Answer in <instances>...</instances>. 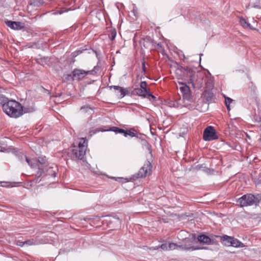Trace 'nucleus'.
Masks as SVG:
<instances>
[{"label":"nucleus","mask_w":261,"mask_h":261,"mask_svg":"<svg viewBox=\"0 0 261 261\" xmlns=\"http://www.w3.org/2000/svg\"><path fill=\"white\" fill-rule=\"evenodd\" d=\"M8 27L14 30H20L25 28V23L20 21L7 20L5 21Z\"/></svg>","instance_id":"4468645a"},{"label":"nucleus","mask_w":261,"mask_h":261,"mask_svg":"<svg viewBox=\"0 0 261 261\" xmlns=\"http://www.w3.org/2000/svg\"><path fill=\"white\" fill-rule=\"evenodd\" d=\"M205 172L209 175L214 174L216 171L213 169L206 168L205 169Z\"/></svg>","instance_id":"7c9ffc66"},{"label":"nucleus","mask_w":261,"mask_h":261,"mask_svg":"<svg viewBox=\"0 0 261 261\" xmlns=\"http://www.w3.org/2000/svg\"><path fill=\"white\" fill-rule=\"evenodd\" d=\"M61 94H60L58 96L60 97L61 96Z\"/></svg>","instance_id":"3c124183"},{"label":"nucleus","mask_w":261,"mask_h":261,"mask_svg":"<svg viewBox=\"0 0 261 261\" xmlns=\"http://www.w3.org/2000/svg\"><path fill=\"white\" fill-rule=\"evenodd\" d=\"M116 36V31L115 29L111 30L110 33L109 35V37L111 40H113Z\"/></svg>","instance_id":"cd10ccee"},{"label":"nucleus","mask_w":261,"mask_h":261,"mask_svg":"<svg viewBox=\"0 0 261 261\" xmlns=\"http://www.w3.org/2000/svg\"><path fill=\"white\" fill-rule=\"evenodd\" d=\"M203 94L207 101L211 100L214 96L213 93L209 90H205Z\"/></svg>","instance_id":"b1692460"},{"label":"nucleus","mask_w":261,"mask_h":261,"mask_svg":"<svg viewBox=\"0 0 261 261\" xmlns=\"http://www.w3.org/2000/svg\"><path fill=\"white\" fill-rule=\"evenodd\" d=\"M168 245H176L175 243H169Z\"/></svg>","instance_id":"49530a36"},{"label":"nucleus","mask_w":261,"mask_h":261,"mask_svg":"<svg viewBox=\"0 0 261 261\" xmlns=\"http://www.w3.org/2000/svg\"><path fill=\"white\" fill-rule=\"evenodd\" d=\"M90 109V107L89 106H83L81 108V111L84 112H86L87 111Z\"/></svg>","instance_id":"58836bf2"},{"label":"nucleus","mask_w":261,"mask_h":261,"mask_svg":"<svg viewBox=\"0 0 261 261\" xmlns=\"http://www.w3.org/2000/svg\"><path fill=\"white\" fill-rule=\"evenodd\" d=\"M35 5H38L43 3V0H34Z\"/></svg>","instance_id":"a19ab883"},{"label":"nucleus","mask_w":261,"mask_h":261,"mask_svg":"<svg viewBox=\"0 0 261 261\" xmlns=\"http://www.w3.org/2000/svg\"><path fill=\"white\" fill-rule=\"evenodd\" d=\"M40 176H38L37 175V174H36V177L33 180V181L35 183H38L41 180L39 179V177Z\"/></svg>","instance_id":"ea45409f"},{"label":"nucleus","mask_w":261,"mask_h":261,"mask_svg":"<svg viewBox=\"0 0 261 261\" xmlns=\"http://www.w3.org/2000/svg\"><path fill=\"white\" fill-rule=\"evenodd\" d=\"M119 91L120 93V95H121V97H123L126 95H128V90L127 89H124V88H123V92H122L121 90H119Z\"/></svg>","instance_id":"72a5a7b5"},{"label":"nucleus","mask_w":261,"mask_h":261,"mask_svg":"<svg viewBox=\"0 0 261 261\" xmlns=\"http://www.w3.org/2000/svg\"><path fill=\"white\" fill-rule=\"evenodd\" d=\"M237 203L240 207L255 205L254 201V195L252 194H247L244 195L237 200Z\"/></svg>","instance_id":"6e6552de"},{"label":"nucleus","mask_w":261,"mask_h":261,"mask_svg":"<svg viewBox=\"0 0 261 261\" xmlns=\"http://www.w3.org/2000/svg\"><path fill=\"white\" fill-rule=\"evenodd\" d=\"M123 135L125 137H126L127 136H129L131 137H136L137 138L141 139L140 136H142V134L141 133H138L137 131L134 128H132L128 130H124Z\"/></svg>","instance_id":"dca6fc26"},{"label":"nucleus","mask_w":261,"mask_h":261,"mask_svg":"<svg viewBox=\"0 0 261 261\" xmlns=\"http://www.w3.org/2000/svg\"><path fill=\"white\" fill-rule=\"evenodd\" d=\"M103 219L102 223L103 225H106L110 228H115L120 224V220L119 218L110 216H102Z\"/></svg>","instance_id":"1a4fd4ad"},{"label":"nucleus","mask_w":261,"mask_h":261,"mask_svg":"<svg viewBox=\"0 0 261 261\" xmlns=\"http://www.w3.org/2000/svg\"><path fill=\"white\" fill-rule=\"evenodd\" d=\"M20 243H22V245H34V243L31 240L25 241L20 242Z\"/></svg>","instance_id":"c9c22d12"},{"label":"nucleus","mask_w":261,"mask_h":261,"mask_svg":"<svg viewBox=\"0 0 261 261\" xmlns=\"http://www.w3.org/2000/svg\"><path fill=\"white\" fill-rule=\"evenodd\" d=\"M180 91L182 93L184 106L189 110L196 109L200 110L198 105L195 101L191 93L190 87L187 85L188 83L184 82H178Z\"/></svg>","instance_id":"f03ea898"},{"label":"nucleus","mask_w":261,"mask_h":261,"mask_svg":"<svg viewBox=\"0 0 261 261\" xmlns=\"http://www.w3.org/2000/svg\"><path fill=\"white\" fill-rule=\"evenodd\" d=\"M194 70L195 71H194L191 78L192 79L190 80L188 84H192L194 88L200 89L203 86L205 74L202 71L198 70L197 68L194 69Z\"/></svg>","instance_id":"423d86ee"},{"label":"nucleus","mask_w":261,"mask_h":261,"mask_svg":"<svg viewBox=\"0 0 261 261\" xmlns=\"http://www.w3.org/2000/svg\"><path fill=\"white\" fill-rule=\"evenodd\" d=\"M141 143L146 146V148L149 151V152L151 153V146L150 144L148 143L147 140L145 139H141Z\"/></svg>","instance_id":"bb28decb"},{"label":"nucleus","mask_w":261,"mask_h":261,"mask_svg":"<svg viewBox=\"0 0 261 261\" xmlns=\"http://www.w3.org/2000/svg\"><path fill=\"white\" fill-rule=\"evenodd\" d=\"M210 238L211 239L210 243L212 245H217L219 242L225 243H229L230 245H244L238 239L227 235L223 236H216L213 234H210Z\"/></svg>","instance_id":"20e7f679"},{"label":"nucleus","mask_w":261,"mask_h":261,"mask_svg":"<svg viewBox=\"0 0 261 261\" xmlns=\"http://www.w3.org/2000/svg\"><path fill=\"white\" fill-rule=\"evenodd\" d=\"M144 41L146 42L147 43H151L153 44L154 43L153 40H152L150 37H147L144 39Z\"/></svg>","instance_id":"f704fd0d"},{"label":"nucleus","mask_w":261,"mask_h":261,"mask_svg":"<svg viewBox=\"0 0 261 261\" xmlns=\"http://www.w3.org/2000/svg\"><path fill=\"white\" fill-rule=\"evenodd\" d=\"M218 137L214 127L208 126L206 127L203 134V139L205 141H210L218 139Z\"/></svg>","instance_id":"9b49d317"},{"label":"nucleus","mask_w":261,"mask_h":261,"mask_svg":"<svg viewBox=\"0 0 261 261\" xmlns=\"http://www.w3.org/2000/svg\"><path fill=\"white\" fill-rule=\"evenodd\" d=\"M226 107H227V109L228 111H230V105L226 104Z\"/></svg>","instance_id":"c03bdc74"},{"label":"nucleus","mask_w":261,"mask_h":261,"mask_svg":"<svg viewBox=\"0 0 261 261\" xmlns=\"http://www.w3.org/2000/svg\"><path fill=\"white\" fill-rule=\"evenodd\" d=\"M196 239L197 242H198L199 243L210 244L211 242L210 235L207 236L204 234L198 235Z\"/></svg>","instance_id":"f3484780"},{"label":"nucleus","mask_w":261,"mask_h":261,"mask_svg":"<svg viewBox=\"0 0 261 261\" xmlns=\"http://www.w3.org/2000/svg\"><path fill=\"white\" fill-rule=\"evenodd\" d=\"M147 93L145 94V92L140 88H134L131 92V94L133 95H136L141 97L142 98H146L147 97Z\"/></svg>","instance_id":"a211bd4d"},{"label":"nucleus","mask_w":261,"mask_h":261,"mask_svg":"<svg viewBox=\"0 0 261 261\" xmlns=\"http://www.w3.org/2000/svg\"><path fill=\"white\" fill-rule=\"evenodd\" d=\"M254 197L255 205H257L261 201V193L254 195Z\"/></svg>","instance_id":"c85d7f7f"},{"label":"nucleus","mask_w":261,"mask_h":261,"mask_svg":"<svg viewBox=\"0 0 261 261\" xmlns=\"http://www.w3.org/2000/svg\"><path fill=\"white\" fill-rule=\"evenodd\" d=\"M147 97H146V98L148 99L151 102H152L153 100H155V99H156L155 96L154 95H152V94L151 93V92L150 91L147 94Z\"/></svg>","instance_id":"c756f323"},{"label":"nucleus","mask_w":261,"mask_h":261,"mask_svg":"<svg viewBox=\"0 0 261 261\" xmlns=\"http://www.w3.org/2000/svg\"><path fill=\"white\" fill-rule=\"evenodd\" d=\"M8 100V98L2 93V89L0 88V104L2 107L3 106V103H5Z\"/></svg>","instance_id":"a878e982"},{"label":"nucleus","mask_w":261,"mask_h":261,"mask_svg":"<svg viewBox=\"0 0 261 261\" xmlns=\"http://www.w3.org/2000/svg\"><path fill=\"white\" fill-rule=\"evenodd\" d=\"M252 7L259 9H261V6L259 5H253V6H252Z\"/></svg>","instance_id":"37998d69"},{"label":"nucleus","mask_w":261,"mask_h":261,"mask_svg":"<svg viewBox=\"0 0 261 261\" xmlns=\"http://www.w3.org/2000/svg\"><path fill=\"white\" fill-rule=\"evenodd\" d=\"M255 183L257 185L261 184V175L259 176V177L257 179H256Z\"/></svg>","instance_id":"79ce46f5"},{"label":"nucleus","mask_w":261,"mask_h":261,"mask_svg":"<svg viewBox=\"0 0 261 261\" xmlns=\"http://www.w3.org/2000/svg\"><path fill=\"white\" fill-rule=\"evenodd\" d=\"M111 88H114L115 90H121L122 92H123V88L121 87H120L119 86H112L110 87Z\"/></svg>","instance_id":"4c0bfd02"},{"label":"nucleus","mask_w":261,"mask_h":261,"mask_svg":"<svg viewBox=\"0 0 261 261\" xmlns=\"http://www.w3.org/2000/svg\"><path fill=\"white\" fill-rule=\"evenodd\" d=\"M123 179V178H121V177H118V180H119V181H122ZM116 180H117V179H116Z\"/></svg>","instance_id":"a18cd8bd"},{"label":"nucleus","mask_w":261,"mask_h":261,"mask_svg":"<svg viewBox=\"0 0 261 261\" xmlns=\"http://www.w3.org/2000/svg\"><path fill=\"white\" fill-rule=\"evenodd\" d=\"M140 88L145 92V94H146V93H148L150 91L149 88H148L147 84L145 81H142L140 83Z\"/></svg>","instance_id":"393cba45"},{"label":"nucleus","mask_w":261,"mask_h":261,"mask_svg":"<svg viewBox=\"0 0 261 261\" xmlns=\"http://www.w3.org/2000/svg\"><path fill=\"white\" fill-rule=\"evenodd\" d=\"M2 107L4 112L7 115L15 118L21 116L23 113L33 112V108L31 109V111H29L28 109H23L19 102L14 100H8L5 103H3Z\"/></svg>","instance_id":"f257e3e1"},{"label":"nucleus","mask_w":261,"mask_h":261,"mask_svg":"<svg viewBox=\"0 0 261 261\" xmlns=\"http://www.w3.org/2000/svg\"><path fill=\"white\" fill-rule=\"evenodd\" d=\"M106 127V128H105V129L101 128V129L98 130L97 132H99V131H101V132L112 131V132H115L116 134H123L124 133V129H123L122 128H120L116 126H112V127Z\"/></svg>","instance_id":"6ab92c4d"},{"label":"nucleus","mask_w":261,"mask_h":261,"mask_svg":"<svg viewBox=\"0 0 261 261\" xmlns=\"http://www.w3.org/2000/svg\"><path fill=\"white\" fill-rule=\"evenodd\" d=\"M240 23L241 25L245 29H254L253 27L243 17L240 18Z\"/></svg>","instance_id":"412c9836"},{"label":"nucleus","mask_w":261,"mask_h":261,"mask_svg":"<svg viewBox=\"0 0 261 261\" xmlns=\"http://www.w3.org/2000/svg\"><path fill=\"white\" fill-rule=\"evenodd\" d=\"M158 46L159 47H161V45L160 44H158Z\"/></svg>","instance_id":"de8ad7c7"},{"label":"nucleus","mask_w":261,"mask_h":261,"mask_svg":"<svg viewBox=\"0 0 261 261\" xmlns=\"http://www.w3.org/2000/svg\"><path fill=\"white\" fill-rule=\"evenodd\" d=\"M162 245H166V244H162Z\"/></svg>","instance_id":"603ef678"},{"label":"nucleus","mask_w":261,"mask_h":261,"mask_svg":"<svg viewBox=\"0 0 261 261\" xmlns=\"http://www.w3.org/2000/svg\"><path fill=\"white\" fill-rule=\"evenodd\" d=\"M99 67L95 66L93 69L85 71L83 69H74L72 72V78L73 80H81L88 74L94 75L97 73Z\"/></svg>","instance_id":"0eeeda50"},{"label":"nucleus","mask_w":261,"mask_h":261,"mask_svg":"<svg viewBox=\"0 0 261 261\" xmlns=\"http://www.w3.org/2000/svg\"><path fill=\"white\" fill-rule=\"evenodd\" d=\"M146 71V68L145 66V61L144 59H143L142 60V73H143L144 74L145 73Z\"/></svg>","instance_id":"2f4dec72"},{"label":"nucleus","mask_w":261,"mask_h":261,"mask_svg":"<svg viewBox=\"0 0 261 261\" xmlns=\"http://www.w3.org/2000/svg\"><path fill=\"white\" fill-rule=\"evenodd\" d=\"M23 157L25 158L26 162L28 163L29 165L32 168H35L37 167V160L34 159H29L27 156L23 155Z\"/></svg>","instance_id":"4be33fe9"},{"label":"nucleus","mask_w":261,"mask_h":261,"mask_svg":"<svg viewBox=\"0 0 261 261\" xmlns=\"http://www.w3.org/2000/svg\"><path fill=\"white\" fill-rule=\"evenodd\" d=\"M45 175H50L51 176L56 177V172L52 167H48V165L44 168V172L43 173Z\"/></svg>","instance_id":"aec40b11"},{"label":"nucleus","mask_w":261,"mask_h":261,"mask_svg":"<svg viewBox=\"0 0 261 261\" xmlns=\"http://www.w3.org/2000/svg\"><path fill=\"white\" fill-rule=\"evenodd\" d=\"M240 246H238V245L235 246V247H240Z\"/></svg>","instance_id":"8fccbe9b"},{"label":"nucleus","mask_w":261,"mask_h":261,"mask_svg":"<svg viewBox=\"0 0 261 261\" xmlns=\"http://www.w3.org/2000/svg\"><path fill=\"white\" fill-rule=\"evenodd\" d=\"M39 63L43 66L45 65L50 66L51 64L50 59L48 57H44L39 59Z\"/></svg>","instance_id":"5701e85b"},{"label":"nucleus","mask_w":261,"mask_h":261,"mask_svg":"<svg viewBox=\"0 0 261 261\" xmlns=\"http://www.w3.org/2000/svg\"><path fill=\"white\" fill-rule=\"evenodd\" d=\"M168 105L173 108L185 107L184 102L180 98L169 99L168 101Z\"/></svg>","instance_id":"2eb2a0df"},{"label":"nucleus","mask_w":261,"mask_h":261,"mask_svg":"<svg viewBox=\"0 0 261 261\" xmlns=\"http://www.w3.org/2000/svg\"><path fill=\"white\" fill-rule=\"evenodd\" d=\"M185 246H161L160 247H159L156 249H159L161 248L164 250H169L172 249H185L187 250H199V249H208V247H204L203 246H189L188 247H184Z\"/></svg>","instance_id":"9d476101"},{"label":"nucleus","mask_w":261,"mask_h":261,"mask_svg":"<svg viewBox=\"0 0 261 261\" xmlns=\"http://www.w3.org/2000/svg\"><path fill=\"white\" fill-rule=\"evenodd\" d=\"M85 50H76L74 52H73L71 54L72 57L73 58H75L76 57V56H77L81 54V53H82L83 51H84Z\"/></svg>","instance_id":"473e14b6"},{"label":"nucleus","mask_w":261,"mask_h":261,"mask_svg":"<svg viewBox=\"0 0 261 261\" xmlns=\"http://www.w3.org/2000/svg\"><path fill=\"white\" fill-rule=\"evenodd\" d=\"M176 75L178 80H181L184 83H188L190 80H191L193 73L195 70L194 69L197 68L192 66H184L179 63H176Z\"/></svg>","instance_id":"7ed1b4c3"},{"label":"nucleus","mask_w":261,"mask_h":261,"mask_svg":"<svg viewBox=\"0 0 261 261\" xmlns=\"http://www.w3.org/2000/svg\"><path fill=\"white\" fill-rule=\"evenodd\" d=\"M224 98H225V104L230 105V103L233 101V100L231 98L226 97L225 96H224Z\"/></svg>","instance_id":"e433bc0d"},{"label":"nucleus","mask_w":261,"mask_h":261,"mask_svg":"<svg viewBox=\"0 0 261 261\" xmlns=\"http://www.w3.org/2000/svg\"><path fill=\"white\" fill-rule=\"evenodd\" d=\"M37 168L38 169L37 172V175L41 176L44 172V168L46 167V163L45 158L39 157L37 160Z\"/></svg>","instance_id":"ddd939ff"},{"label":"nucleus","mask_w":261,"mask_h":261,"mask_svg":"<svg viewBox=\"0 0 261 261\" xmlns=\"http://www.w3.org/2000/svg\"><path fill=\"white\" fill-rule=\"evenodd\" d=\"M116 53L118 54V53H120V51L119 50H118L116 51Z\"/></svg>","instance_id":"09e8293b"},{"label":"nucleus","mask_w":261,"mask_h":261,"mask_svg":"<svg viewBox=\"0 0 261 261\" xmlns=\"http://www.w3.org/2000/svg\"><path fill=\"white\" fill-rule=\"evenodd\" d=\"M83 142H80L77 147L73 148L68 153L69 156L72 160H83L86 154V146L84 144L85 140L82 139Z\"/></svg>","instance_id":"39448f33"},{"label":"nucleus","mask_w":261,"mask_h":261,"mask_svg":"<svg viewBox=\"0 0 261 261\" xmlns=\"http://www.w3.org/2000/svg\"><path fill=\"white\" fill-rule=\"evenodd\" d=\"M152 165L150 162L146 161L144 165L139 170L137 174V178H143L146 177L148 174H149L151 171Z\"/></svg>","instance_id":"f8f14e48"}]
</instances>
